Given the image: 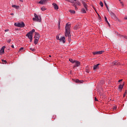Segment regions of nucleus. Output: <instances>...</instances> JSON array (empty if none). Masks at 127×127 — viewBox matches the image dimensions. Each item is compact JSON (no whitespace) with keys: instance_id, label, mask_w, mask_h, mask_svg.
<instances>
[{"instance_id":"obj_42","label":"nucleus","mask_w":127,"mask_h":127,"mask_svg":"<svg viewBox=\"0 0 127 127\" xmlns=\"http://www.w3.org/2000/svg\"><path fill=\"white\" fill-rule=\"evenodd\" d=\"M10 15H14V13H10Z\"/></svg>"},{"instance_id":"obj_6","label":"nucleus","mask_w":127,"mask_h":127,"mask_svg":"<svg viewBox=\"0 0 127 127\" xmlns=\"http://www.w3.org/2000/svg\"><path fill=\"white\" fill-rule=\"evenodd\" d=\"M73 64H74L73 68H75V67H79V66L81 65V63L77 61H74Z\"/></svg>"},{"instance_id":"obj_22","label":"nucleus","mask_w":127,"mask_h":127,"mask_svg":"<svg viewBox=\"0 0 127 127\" xmlns=\"http://www.w3.org/2000/svg\"><path fill=\"white\" fill-rule=\"evenodd\" d=\"M93 55H99V52H95L93 53Z\"/></svg>"},{"instance_id":"obj_61","label":"nucleus","mask_w":127,"mask_h":127,"mask_svg":"<svg viewBox=\"0 0 127 127\" xmlns=\"http://www.w3.org/2000/svg\"><path fill=\"white\" fill-rule=\"evenodd\" d=\"M120 80H123L122 79H120Z\"/></svg>"},{"instance_id":"obj_4","label":"nucleus","mask_w":127,"mask_h":127,"mask_svg":"<svg viewBox=\"0 0 127 127\" xmlns=\"http://www.w3.org/2000/svg\"><path fill=\"white\" fill-rule=\"evenodd\" d=\"M35 18H33L34 21H38L40 22L41 21V17L40 16H37V14H34Z\"/></svg>"},{"instance_id":"obj_30","label":"nucleus","mask_w":127,"mask_h":127,"mask_svg":"<svg viewBox=\"0 0 127 127\" xmlns=\"http://www.w3.org/2000/svg\"><path fill=\"white\" fill-rule=\"evenodd\" d=\"M11 41V39H9V40H8L7 41V42L8 43H10V42Z\"/></svg>"},{"instance_id":"obj_36","label":"nucleus","mask_w":127,"mask_h":127,"mask_svg":"<svg viewBox=\"0 0 127 127\" xmlns=\"http://www.w3.org/2000/svg\"><path fill=\"white\" fill-rule=\"evenodd\" d=\"M120 3L122 4V6H124V2L121 1Z\"/></svg>"},{"instance_id":"obj_28","label":"nucleus","mask_w":127,"mask_h":127,"mask_svg":"<svg viewBox=\"0 0 127 127\" xmlns=\"http://www.w3.org/2000/svg\"><path fill=\"white\" fill-rule=\"evenodd\" d=\"M30 50H31V51H33V52H34V51H35V49L33 48H30Z\"/></svg>"},{"instance_id":"obj_59","label":"nucleus","mask_w":127,"mask_h":127,"mask_svg":"<svg viewBox=\"0 0 127 127\" xmlns=\"http://www.w3.org/2000/svg\"><path fill=\"white\" fill-rule=\"evenodd\" d=\"M120 0V1H121V0Z\"/></svg>"},{"instance_id":"obj_13","label":"nucleus","mask_w":127,"mask_h":127,"mask_svg":"<svg viewBox=\"0 0 127 127\" xmlns=\"http://www.w3.org/2000/svg\"><path fill=\"white\" fill-rule=\"evenodd\" d=\"M74 81L77 84H81L84 82V80H75Z\"/></svg>"},{"instance_id":"obj_60","label":"nucleus","mask_w":127,"mask_h":127,"mask_svg":"<svg viewBox=\"0 0 127 127\" xmlns=\"http://www.w3.org/2000/svg\"><path fill=\"white\" fill-rule=\"evenodd\" d=\"M76 80H78V79H76Z\"/></svg>"},{"instance_id":"obj_1","label":"nucleus","mask_w":127,"mask_h":127,"mask_svg":"<svg viewBox=\"0 0 127 127\" xmlns=\"http://www.w3.org/2000/svg\"><path fill=\"white\" fill-rule=\"evenodd\" d=\"M65 36L68 37V40L71 39V34L70 33V28H71V24L67 23L65 26Z\"/></svg>"},{"instance_id":"obj_43","label":"nucleus","mask_w":127,"mask_h":127,"mask_svg":"<svg viewBox=\"0 0 127 127\" xmlns=\"http://www.w3.org/2000/svg\"><path fill=\"white\" fill-rule=\"evenodd\" d=\"M122 81H123V80H119L118 82L119 83H120V82H122Z\"/></svg>"},{"instance_id":"obj_8","label":"nucleus","mask_w":127,"mask_h":127,"mask_svg":"<svg viewBox=\"0 0 127 127\" xmlns=\"http://www.w3.org/2000/svg\"><path fill=\"white\" fill-rule=\"evenodd\" d=\"M82 3L84 7L85 8L86 10H88V5H87L86 2L84 1H82Z\"/></svg>"},{"instance_id":"obj_44","label":"nucleus","mask_w":127,"mask_h":127,"mask_svg":"<svg viewBox=\"0 0 127 127\" xmlns=\"http://www.w3.org/2000/svg\"><path fill=\"white\" fill-rule=\"evenodd\" d=\"M74 7H75V9H78V8L77 7V6H75Z\"/></svg>"},{"instance_id":"obj_34","label":"nucleus","mask_w":127,"mask_h":127,"mask_svg":"<svg viewBox=\"0 0 127 127\" xmlns=\"http://www.w3.org/2000/svg\"><path fill=\"white\" fill-rule=\"evenodd\" d=\"M85 72H86V73H90V71L88 69H86Z\"/></svg>"},{"instance_id":"obj_55","label":"nucleus","mask_w":127,"mask_h":127,"mask_svg":"<svg viewBox=\"0 0 127 127\" xmlns=\"http://www.w3.org/2000/svg\"><path fill=\"white\" fill-rule=\"evenodd\" d=\"M66 1H68V0H65Z\"/></svg>"},{"instance_id":"obj_38","label":"nucleus","mask_w":127,"mask_h":127,"mask_svg":"<svg viewBox=\"0 0 127 127\" xmlns=\"http://www.w3.org/2000/svg\"><path fill=\"white\" fill-rule=\"evenodd\" d=\"M94 101H96V102H98V100L97 99V98L95 97Z\"/></svg>"},{"instance_id":"obj_27","label":"nucleus","mask_w":127,"mask_h":127,"mask_svg":"<svg viewBox=\"0 0 127 127\" xmlns=\"http://www.w3.org/2000/svg\"><path fill=\"white\" fill-rule=\"evenodd\" d=\"M104 51H99L98 52V54L100 55V54H103Z\"/></svg>"},{"instance_id":"obj_46","label":"nucleus","mask_w":127,"mask_h":127,"mask_svg":"<svg viewBox=\"0 0 127 127\" xmlns=\"http://www.w3.org/2000/svg\"><path fill=\"white\" fill-rule=\"evenodd\" d=\"M21 2H23V0H19Z\"/></svg>"},{"instance_id":"obj_48","label":"nucleus","mask_w":127,"mask_h":127,"mask_svg":"<svg viewBox=\"0 0 127 127\" xmlns=\"http://www.w3.org/2000/svg\"><path fill=\"white\" fill-rule=\"evenodd\" d=\"M98 16H99V18H101V16H100V15H99V14H98Z\"/></svg>"},{"instance_id":"obj_54","label":"nucleus","mask_w":127,"mask_h":127,"mask_svg":"<svg viewBox=\"0 0 127 127\" xmlns=\"http://www.w3.org/2000/svg\"><path fill=\"white\" fill-rule=\"evenodd\" d=\"M70 74H72V71H70Z\"/></svg>"},{"instance_id":"obj_20","label":"nucleus","mask_w":127,"mask_h":127,"mask_svg":"<svg viewBox=\"0 0 127 127\" xmlns=\"http://www.w3.org/2000/svg\"><path fill=\"white\" fill-rule=\"evenodd\" d=\"M104 18H105V20L107 22V23H108V24H109V25H110V23H109V21H108V19H107V17L105 16Z\"/></svg>"},{"instance_id":"obj_29","label":"nucleus","mask_w":127,"mask_h":127,"mask_svg":"<svg viewBox=\"0 0 127 127\" xmlns=\"http://www.w3.org/2000/svg\"><path fill=\"white\" fill-rule=\"evenodd\" d=\"M57 40H60V39L59 38V35L57 36Z\"/></svg>"},{"instance_id":"obj_12","label":"nucleus","mask_w":127,"mask_h":127,"mask_svg":"<svg viewBox=\"0 0 127 127\" xmlns=\"http://www.w3.org/2000/svg\"><path fill=\"white\" fill-rule=\"evenodd\" d=\"M46 1H47V0H41L39 3H40V4H45L46 3Z\"/></svg>"},{"instance_id":"obj_11","label":"nucleus","mask_w":127,"mask_h":127,"mask_svg":"<svg viewBox=\"0 0 127 127\" xmlns=\"http://www.w3.org/2000/svg\"><path fill=\"white\" fill-rule=\"evenodd\" d=\"M100 64H95L94 67H93V70H96V69H99V66H100Z\"/></svg>"},{"instance_id":"obj_35","label":"nucleus","mask_w":127,"mask_h":127,"mask_svg":"<svg viewBox=\"0 0 127 127\" xmlns=\"http://www.w3.org/2000/svg\"><path fill=\"white\" fill-rule=\"evenodd\" d=\"M113 110H117V107L113 106Z\"/></svg>"},{"instance_id":"obj_7","label":"nucleus","mask_w":127,"mask_h":127,"mask_svg":"<svg viewBox=\"0 0 127 127\" xmlns=\"http://www.w3.org/2000/svg\"><path fill=\"white\" fill-rule=\"evenodd\" d=\"M124 86H125V82H124L123 83L119 85L118 90L119 91H122V90H123V88H124Z\"/></svg>"},{"instance_id":"obj_16","label":"nucleus","mask_w":127,"mask_h":127,"mask_svg":"<svg viewBox=\"0 0 127 127\" xmlns=\"http://www.w3.org/2000/svg\"><path fill=\"white\" fill-rule=\"evenodd\" d=\"M53 5H54V7L55 9H58V5H57L56 3H53Z\"/></svg>"},{"instance_id":"obj_45","label":"nucleus","mask_w":127,"mask_h":127,"mask_svg":"<svg viewBox=\"0 0 127 127\" xmlns=\"http://www.w3.org/2000/svg\"><path fill=\"white\" fill-rule=\"evenodd\" d=\"M11 47H12V48H14V46L13 45L11 46Z\"/></svg>"},{"instance_id":"obj_23","label":"nucleus","mask_w":127,"mask_h":127,"mask_svg":"<svg viewBox=\"0 0 127 127\" xmlns=\"http://www.w3.org/2000/svg\"><path fill=\"white\" fill-rule=\"evenodd\" d=\"M79 28V25H76L74 27V29L77 30Z\"/></svg>"},{"instance_id":"obj_47","label":"nucleus","mask_w":127,"mask_h":127,"mask_svg":"<svg viewBox=\"0 0 127 127\" xmlns=\"http://www.w3.org/2000/svg\"><path fill=\"white\" fill-rule=\"evenodd\" d=\"M125 19H127V16H125Z\"/></svg>"},{"instance_id":"obj_32","label":"nucleus","mask_w":127,"mask_h":127,"mask_svg":"<svg viewBox=\"0 0 127 127\" xmlns=\"http://www.w3.org/2000/svg\"><path fill=\"white\" fill-rule=\"evenodd\" d=\"M19 50L20 51H21V52L23 51V48H20Z\"/></svg>"},{"instance_id":"obj_2","label":"nucleus","mask_w":127,"mask_h":127,"mask_svg":"<svg viewBox=\"0 0 127 127\" xmlns=\"http://www.w3.org/2000/svg\"><path fill=\"white\" fill-rule=\"evenodd\" d=\"M33 32H35V30L34 29H32L31 31H30L29 33H28L26 35L27 37H28V38L30 39V42H32V38H33L32 34H33Z\"/></svg>"},{"instance_id":"obj_15","label":"nucleus","mask_w":127,"mask_h":127,"mask_svg":"<svg viewBox=\"0 0 127 127\" xmlns=\"http://www.w3.org/2000/svg\"><path fill=\"white\" fill-rule=\"evenodd\" d=\"M60 41H63V43H65V41H66V39H65L64 37H62L60 38Z\"/></svg>"},{"instance_id":"obj_25","label":"nucleus","mask_w":127,"mask_h":127,"mask_svg":"<svg viewBox=\"0 0 127 127\" xmlns=\"http://www.w3.org/2000/svg\"><path fill=\"white\" fill-rule=\"evenodd\" d=\"M69 61H70V62H71V63H73V64H74V61H73V59H69Z\"/></svg>"},{"instance_id":"obj_41","label":"nucleus","mask_w":127,"mask_h":127,"mask_svg":"<svg viewBox=\"0 0 127 127\" xmlns=\"http://www.w3.org/2000/svg\"><path fill=\"white\" fill-rule=\"evenodd\" d=\"M7 31H8V29H6V30H5V32H7Z\"/></svg>"},{"instance_id":"obj_56","label":"nucleus","mask_w":127,"mask_h":127,"mask_svg":"<svg viewBox=\"0 0 127 127\" xmlns=\"http://www.w3.org/2000/svg\"><path fill=\"white\" fill-rule=\"evenodd\" d=\"M49 57H51V55H50V56H49Z\"/></svg>"},{"instance_id":"obj_57","label":"nucleus","mask_w":127,"mask_h":127,"mask_svg":"<svg viewBox=\"0 0 127 127\" xmlns=\"http://www.w3.org/2000/svg\"><path fill=\"white\" fill-rule=\"evenodd\" d=\"M74 0V1H76V0Z\"/></svg>"},{"instance_id":"obj_52","label":"nucleus","mask_w":127,"mask_h":127,"mask_svg":"<svg viewBox=\"0 0 127 127\" xmlns=\"http://www.w3.org/2000/svg\"><path fill=\"white\" fill-rule=\"evenodd\" d=\"M53 118H56V116H54Z\"/></svg>"},{"instance_id":"obj_5","label":"nucleus","mask_w":127,"mask_h":127,"mask_svg":"<svg viewBox=\"0 0 127 127\" xmlns=\"http://www.w3.org/2000/svg\"><path fill=\"white\" fill-rule=\"evenodd\" d=\"M15 26H17V27H24L25 26V24H24V22H22L21 23H14Z\"/></svg>"},{"instance_id":"obj_58","label":"nucleus","mask_w":127,"mask_h":127,"mask_svg":"<svg viewBox=\"0 0 127 127\" xmlns=\"http://www.w3.org/2000/svg\"><path fill=\"white\" fill-rule=\"evenodd\" d=\"M54 120H55V118H54Z\"/></svg>"},{"instance_id":"obj_40","label":"nucleus","mask_w":127,"mask_h":127,"mask_svg":"<svg viewBox=\"0 0 127 127\" xmlns=\"http://www.w3.org/2000/svg\"><path fill=\"white\" fill-rule=\"evenodd\" d=\"M77 4L78 5H81V3H80V2H78Z\"/></svg>"},{"instance_id":"obj_9","label":"nucleus","mask_w":127,"mask_h":127,"mask_svg":"<svg viewBox=\"0 0 127 127\" xmlns=\"http://www.w3.org/2000/svg\"><path fill=\"white\" fill-rule=\"evenodd\" d=\"M4 48H5V46H3L1 50H0V55H1V54H3L4 53Z\"/></svg>"},{"instance_id":"obj_10","label":"nucleus","mask_w":127,"mask_h":127,"mask_svg":"<svg viewBox=\"0 0 127 127\" xmlns=\"http://www.w3.org/2000/svg\"><path fill=\"white\" fill-rule=\"evenodd\" d=\"M40 38V35H39V34L35 32V34L34 38H35L36 39H39Z\"/></svg>"},{"instance_id":"obj_19","label":"nucleus","mask_w":127,"mask_h":127,"mask_svg":"<svg viewBox=\"0 0 127 127\" xmlns=\"http://www.w3.org/2000/svg\"><path fill=\"white\" fill-rule=\"evenodd\" d=\"M41 10H42V11H44L45 10H46V8L45 6H43L41 8Z\"/></svg>"},{"instance_id":"obj_21","label":"nucleus","mask_w":127,"mask_h":127,"mask_svg":"<svg viewBox=\"0 0 127 127\" xmlns=\"http://www.w3.org/2000/svg\"><path fill=\"white\" fill-rule=\"evenodd\" d=\"M81 12L83 13H86V9H85V8L81 9Z\"/></svg>"},{"instance_id":"obj_50","label":"nucleus","mask_w":127,"mask_h":127,"mask_svg":"<svg viewBox=\"0 0 127 127\" xmlns=\"http://www.w3.org/2000/svg\"><path fill=\"white\" fill-rule=\"evenodd\" d=\"M125 38H127V36H125Z\"/></svg>"},{"instance_id":"obj_18","label":"nucleus","mask_w":127,"mask_h":127,"mask_svg":"<svg viewBox=\"0 0 127 127\" xmlns=\"http://www.w3.org/2000/svg\"><path fill=\"white\" fill-rule=\"evenodd\" d=\"M39 40V39H35L34 42V44H37V43H38Z\"/></svg>"},{"instance_id":"obj_39","label":"nucleus","mask_w":127,"mask_h":127,"mask_svg":"<svg viewBox=\"0 0 127 127\" xmlns=\"http://www.w3.org/2000/svg\"><path fill=\"white\" fill-rule=\"evenodd\" d=\"M104 3L106 7L108 6V5L107 4V3L106 2V1H104Z\"/></svg>"},{"instance_id":"obj_3","label":"nucleus","mask_w":127,"mask_h":127,"mask_svg":"<svg viewBox=\"0 0 127 127\" xmlns=\"http://www.w3.org/2000/svg\"><path fill=\"white\" fill-rule=\"evenodd\" d=\"M110 14L112 18H113V19H114V20H115L116 21H121V20H120V19H119V18H118V17H117V16H116V14H115V13H114V12H110Z\"/></svg>"},{"instance_id":"obj_51","label":"nucleus","mask_w":127,"mask_h":127,"mask_svg":"<svg viewBox=\"0 0 127 127\" xmlns=\"http://www.w3.org/2000/svg\"><path fill=\"white\" fill-rule=\"evenodd\" d=\"M53 118H56V116H54Z\"/></svg>"},{"instance_id":"obj_53","label":"nucleus","mask_w":127,"mask_h":127,"mask_svg":"<svg viewBox=\"0 0 127 127\" xmlns=\"http://www.w3.org/2000/svg\"><path fill=\"white\" fill-rule=\"evenodd\" d=\"M53 118H56V116H54Z\"/></svg>"},{"instance_id":"obj_26","label":"nucleus","mask_w":127,"mask_h":127,"mask_svg":"<svg viewBox=\"0 0 127 127\" xmlns=\"http://www.w3.org/2000/svg\"><path fill=\"white\" fill-rule=\"evenodd\" d=\"M100 5H101V6H102V7H103V6H104V4L103 3V2L100 1Z\"/></svg>"},{"instance_id":"obj_24","label":"nucleus","mask_w":127,"mask_h":127,"mask_svg":"<svg viewBox=\"0 0 127 127\" xmlns=\"http://www.w3.org/2000/svg\"><path fill=\"white\" fill-rule=\"evenodd\" d=\"M69 12H70V13H73V14H74V13H75V11H74V10H69Z\"/></svg>"},{"instance_id":"obj_31","label":"nucleus","mask_w":127,"mask_h":127,"mask_svg":"<svg viewBox=\"0 0 127 127\" xmlns=\"http://www.w3.org/2000/svg\"><path fill=\"white\" fill-rule=\"evenodd\" d=\"M126 95H127V92H125L123 95V97L124 98H125L126 97Z\"/></svg>"},{"instance_id":"obj_33","label":"nucleus","mask_w":127,"mask_h":127,"mask_svg":"<svg viewBox=\"0 0 127 127\" xmlns=\"http://www.w3.org/2000/svg\"><path fill=\"white\" fill-rule=\"evenodd\" d=\"M106 7L107 8L108 11H109V12L110 13V12H111V11H110V9H109V7L107 6Z\"/></svg>"},{"instance_id":"obj_14","label":"nucleus","mask_w":127,"mask_h":127,"mask_svg":"<svg viewBox=\"0 0 127 127\" xmlns=\"http://www.w3.org/2000/svg\"><path fill=\"white\" fill-rule=\"evenodd\" d=\"M113 65H115L116 66H119V65H120L121 64H120V62H118L117 61H115L113 63Z\"/></svg>"},{"instance_id":"obj_49","label":"nucleus","mask_w":127,"mask_h":127,"mask_svg":"<svg viewBox=\"0 0 127 127\" xmlns=\"http://www.w3.org/2000/svg\"><path fill=\"white\" fill-rule=\"evenodd\" d=\"M59 25H60V22H59Z\"/></svg>"},{"instance_id":"obj_17","label":"nucleus","mask_w":127,"mask_h":127,"mask_svg":"<svg viewBox=\"0 0 127 127\" xmlns=\"http://www.w3.org/2000/svg\"><path fill=\"white\" fill-rule=\"evenodd\" d=\"M12 7L16 8V9H18V8H19V6L16 5H12Z\"/></svg>"},{"instance_id":"obj_37","label":"nucleus","mask_w":127,"mask_h":127,"mask_svg":"<svg viewBox=\"0 0 127 127\" xmlns=\"http://www.w3.org/2000/svg\"><path fill=\"white\" fill-rule=\"evenodd\" d=\"M2 62H4V63L5 64L6 63V60H2Z\"/></svg>"}]
</instances>
